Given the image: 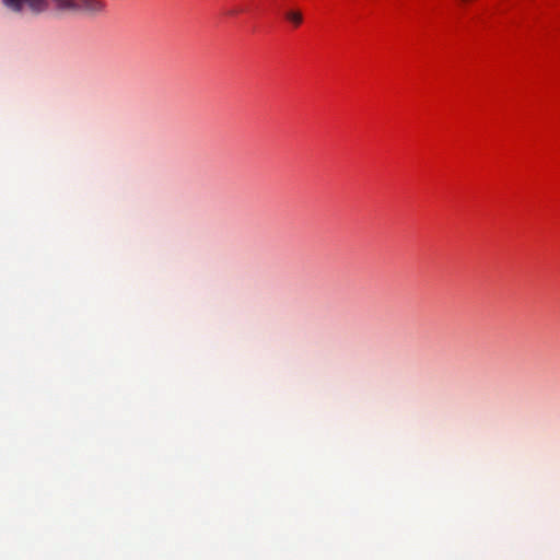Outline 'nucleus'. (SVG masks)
<instances>
[{
  "label": "nucleus",
  "instance_id": "f257e3e1",
  "mask_svg": "<svg viewBox=\"0 0 560 560\" xmlns=\"http://www.w3.org/2000/svg\"><path fill=\"white\" fill-rule=\"evenodd\" d=\"M2 3L14 13H21L27 7L36 13L52 9L59 14L96 15L102 13L106 7L104 0H2Z\"/></svg>",
  "mask_w": 560,
  "mask_h": 560
},
{
  "label": "nucleus",
  "instance_id": "f03ea898",
  "mask_svg": "<svg viewBox=\"0 0 560 560\" xmlns=\"http://www.w3.org/2000/svg\"><path fill=\"white\" fill-rule=\"evenodd\" d=\"M283 15L294 27H299L303 22V14L300 10H288Z\"/></svg>",
  "mask_w": 560,
  "mask_h": 560
}]
</instances>
